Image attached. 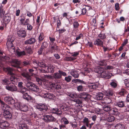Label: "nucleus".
Returning a JSON list of instances; mask_svg holds the SVG:
<instances>
[{
  "instance_id": "nucleus-1",
  "label": "nucleus",
  "mask_w": 129,
  "mask_h": 129,
  "mask_svg": "<svg viewBox=\"0 0 129 129\" xmlns=\"http://www.w3.org/2000/svg\"><path fill=\"white\" fill-rule=\"evenodd\" d=\"M2 108L4 110L3 115L5 118L8 119L11 118L12 116L9 110L10 108L9 106L3 101L1 102Z\"/></svg>"
},
{
  "instance_id": "nucleus-2",
  "label": "nucleus",
  "mask_w": 129,
  "mask_h": 129,
  "mask_svg": "<svg viewBox=\"0 0 129 129\" xmlns=\"http://www.w3.org/2000/svg\"><path fill=\"white\" fill-rule=\"evenodd\" d=\"M26 87L30 90L36 91L38 94H39L41 91L42 90L39 89L38 86L32 82L27 81L26 83Z\"/></svg>"
},
{
  "instance_id": "nucleus-3",
  "label": "nucleus",
  "mask_w": 129,
  "mask_h": 129,
  "mask_svg": "<svg viewBox=\"0 0 129 129\" xmlns=\"http://www.w3.org/2000/svg\"><path fill=\"white\" fill-rule=\"evenodd\" d=\"M32 63L33 65L35 66L34 67V68L36 69L39 67L42 68H45L46 67V64L44 62H39L37 60L33 61Z\"/></svg>"
},
{
  "instance_id": "nucleus-4",
  "label": "nucleus",
  "mask_w": 129,
  "mask_h": 129,
  "mask_svg": "<svg viewBox=\"0 0 129 129\" xmlns=\"http://www.w3.org/2000/svg\"><path fill=\"white\" fill-rule=\"evenodd\" d=\"M78 97L83 100L86 101L89 99L91 97L90 95L88 93L83 92L80 93L78 95Z\"/></svg>"
},
{
  "instance_id": "nucleus-5",
  "label": "nucleus",
  "mask_w": 129,
  "mask_h": 129,
  "mask_svg": "<svg viewBox=\"0 0 129 129\" xmlns=\"http://www.w3.org/2000/svg\"><path fill=\"white\" fill-rule=\"evenodd\" d=\"M11 65L12 66L17 69H21V67L20 66L21 63V61L19 59H15L12 61Z\"/></svg>"
},
{
  "instance_id": "nucleus-6",
  "label": "nucleus",
  "mask_w": 129,
  "mask_h": 129,
  "mask_svg": "<svg viewBox=\"0 0 129 129\" xmlns=\"http://www.w3.org/2000/svg\"><path fill=\"white\" fill-rule=\"evenodd\" d=\"M6 88L7 90L12 92L16 91L18 90L17 87L12 83V84L7 85Z\"/></svg>"
},
{
  "instance_id": "nucleus-7",
  "label": "nucleus",
  "mask_w": 129,
  "mask_h": 129,
  "mask_svg": "<svg viewBox=\"0 0 129 129\" xmlns=\"http://www.w3.org/2000/svg\"><path fill=\"white\" fill-rule=\"evenodd\" d=\"M36 108L39 110L41 111H46L48 109V108L46 104L40 103L36 106Z\"/></svg>"
},
{
  "instance_id": "nucleus-8",
  "label": "nucleus",
  "mask_w": 129,
  "mask_h": 129,
  "mask_svg": "<svg viewBox=\"0 0 129 129\" xmlns=\"http://www.w3.org/2000/svg\"><path fill=\"white\" fill-rule=\"evenodd\" d=\"M44 118L48 122H54L56 121V119L51 115H45Z\"/></svg>"
},
{
  "instance_id": "nucleus-9",
  "label": "nucleus",
  "mask_w": 129,
  "mask_h": 129,
  "mask_svg": "<svg viewBox=\"0 0 129 129\" xmlns=\"http://www.w3.org/2000/svg\"><path fill=\"white\" fill-rule=\"evenodd\" d=\"M5 101L8 104H13L15 103V100L11 97L6 96L5 98Z\"/></svg>"
},
{
  "instance_id": "nucleus-10",
  "label": "nucleus",
  "mask_w": 129,
  "mask_h": 129,
  "mask_svg": "<svg viewBox=\"0 0 129 129\" xmlns=\"http://www.w3.org/2000/svg\"><path fill=\"white\" fill-rule=\"evenodd\" d=\"M98 73H100V76L102 77L107 79V73L104 71L103 68H100L98 71Z\"/></svg>"
},
{
  "instance_id": "nucleus-11",
  "label": "nucleus",
  "mask_w": 129,
  "mask_h": 129,
  "mask_svg": "<svg viewBox=\"0 0 129 129\" xmlns=\"http://www.w3.org/2000/svg\"><path fill=\"white\" fill-rule=\"evenodd\" d=\"M9 125V123L8 122L2 120H0V127L1 128L6 129Z\"/></svg>"
},
{
  "instance_id": "nucleus-12",
  "label": "nucleus",
  "mask_w": 129,
  "mask_h": 129,
  "mask_svg": "<svg viewBox=\"0 0 129 129\" xmlns=\"http://www.w3.org/2000/svg\"><path fill=\"white\" fill-rule=\"evenodd\" d=\"M21 75L26 78L27 81L31 80V76L30 75L29 73L26 71L23 72L21 73Z\"/></svg>"
},
{
  "instance_id": "nucleus-13",
  "label": "nucleus",
  "mask_w": 129,
  "mask_h": 129,
  "mask_svg": "<svg viewBox=\"0 0 129 129\" xmlns=\"http://www.w3.org/2000/svg\"><path fill=\"white\" fill-rule=\"evenodd\" d=\"M11 19L10 14H6L3 17V22L5 24L7 23L10 21Z\"/></svg>"
},
{
  "instance_id": "nucleus-14",
  "label": "nucleus",
  "mask_w": 129,
  "mask_h": 129,
  "mask_svg": "<svg viewBox=\"0 0 129 129\" xmlns=\"http://www.w3.org/2000/svg\"><path fill=\"white\" fill-rule=\"evenodd\" d=\"M17 34L19 37L21 38H24L26 36L25 30L22 29H20L17 31Z\"/></svg>"
},
{
  "instance_id": "nucleus-15",
  "label": "nucleus",
  "mask_w": 129,
  "mask_h": 129,
  "mask_svg": "<svg viewBox=\"0 0 129 129\" xmlns=\"http://www.w3.org/2000/svg\"><path fill=\"white\" fill-rule=\"evenodd\" d=\"M13 41V40H11L8 39L6 44L8 48L14 50V51L15 47L13 46V44L12 43Z\"/></svg>"
},
{
  "instance_id": "nucleus-16",
  "label": "nucleus",
  "mask_w": 129,
  "mask_h": 129,
  "mask_svg": "<svg viewBox=\"0 0 129 129\" xmlns=\"http://www.w3.org/2000/svg\"><path fill=\"white\" fill-rule=\"evenodd\" d=\"M17 107L19 110L23 112H26L28 109L27 106L25 105H19Z\"/></svg>"
},
{
  "instance_id": "nucleus-17",
  "label": "nucleus",
  "mask_w": 129,
  "mask_h": 129,
  "mask_svg": "<svg viewBox=\"0 0 129 129\" xmlns=\"http://www.w3.org/2000/svg\"><path fill=\"white\" fill-rule=\"evenodd\" d=\"M72 101L76 103L77 107L82 106V102L78 98H73L72 99Z\"/></svg>"
},
{
  "instance_id": "nucleus-18",
  "label": "nucleus",
  "mask_w": 129,
  "mask_h": 129,
  "mask_svg": "<svg viewBox=\"0 0 129 129\" xmlns=\"http://www.w3.org/2000/svg\"><path fill=\"white\" fill-rule=\"evenodd\" d=\"M36 42V40L35 38H31L29 40L25 41L24 42V44H32Z\"/></svg>"
},
{
  "instance_id": "nucleus-19",
  "label": "nucleus",
  "mask_w": 129,
  "mask_h": 129,
  "mask_svg": "<svg viewBox=\"0 0 129 129\" xmlns=\"http://www.w3.org/2000/svg\"><path fill=\"white\" fill-rule=\"evenodd\" d=\"M45 50L46 49L44 48L40 47L38 52V55H41L43 54L45 55L47 54L48 52L47 51L45 52Z\"/></svg>"
},
{
  "instance_id": "nucleus-20",
  "label": "nucleus",
  "mask_w": 129,
  "mask_h": 129,
  "mask_svg": "<svg viewBox=\"0 0 129 129\" xmlns=\"http://www.w3.org/2000/svg\"><path fill=\"white\" fill-rule=\"evenodd\" d=\"M94 44L96 45L102 46L103 45V43L100 39H97L94 41Z\"/></svg>"
},
{
  "instance_id": "nucleus-21",
  "label": "nucleus",
  "mask_w": 129,
  "mask_h": 129,
  "mask_svg": "<svg viewBox=\"0 0 129 129\" xmlns=\"http://www.w3.org/2000/svg\"><path fill=\"white\" fill-rule=\"evenodd\" d=\"M115 105L120 108H123L125 107L124 102L122 101H119L116 103Z\"/></svg>"
},
{
  "instance_id": "nucleus-22",
  "label": "nucleus",
  "mask_w": 129,
  "mask_h": 129,
  "mask_svg": "<svg viewBox=\"0 0 129 129\" xmlns=\"http://www.w3.org/2000/svg\"><path fill=\"white\" fill-rule=\"evenodd\" d=\"M50 86L51 87V88L52 89H58L61 88L60 85L56 83H52Z\"/></svg>"
},
{
  "instance_id": "nucleus-23",
  "label": "nucleus",
  "mask_w": 129,
  "mask_h": 129,
  "mask_svg": "<svg viewBox=\"0 0 129 129\" xmlns=\"http://www.w3.org/2000/svg\"><path fill=\"white\" fill-rule=\"evenodd\" d=\"M113 91L112 90L109 89L105 91V94L106 96L109 97H111L113 95Z\"/></svg>"
},
{
  "instance_id": "nucleus-24",
  "label": "nucleus",
  "mask_w": 129,
  "mask_h": 129,
  "mask_svg": "<svg viewBox=\"0 0 129 129\" xmlns=\"http://www.w3.org/2000/svg\"><path fill=\"white\" fill-rule=\"evenodd\" d=\"M110 113L114 115H118V111L117 109L116 108H111L110 110Z\"/></svg>"
},
{
  "instance_id": "nucleus-25",
  "label": "nucleus",
  "mask_w": 129,
  "mask_h": 129,
  "mask_svg": "<svg viewBox=\"0 0 129 129\" xmlns=\"http://www.w3.org/2000/svg\"><path fill=\"white\" fill-rule=\"evenodd\" d=\"M46 68H47V71H46L45 70H43V71H44L42 72L45 73V72H47L50 73H53L54 72V68L53 66L48 67L46 66Z\"/></svg>"
},
{
  "instance_id": "nucleus-26",
  "label": "nucleus",
  "mask_w": 129,
  "mask_h": 129,
  "mask_svg": "<svg viewBox=\"0 0 129 129\" xmlns=\"http://www.w3.org/2000/svg\"><path fill=\"white\" fill-rule=\"evenodd\" d=\"M23 99L28 101L31 99V96L27 93H25L23 94Z\"/></svg>"
},
{
  "instance_id": "nucleus-27",
  "label": "nucleus",
  "mask_w": 129,
  "mask_h": 129,
  "mask_svg": "<svg viewBox=\"0 0 129 129\" xmlns=\"http://www.w3.org/2000/svg\"><path fill=\"white\" fill-rule=\"evenodd\" d=\"M54 95L51 93L48 92L44 94V98H46L50 99L54 97Z\"/></svg>"
},
{
  "instance_id": "nucleus-28",
  "label": "nucleus",
  "mask_w": 129,
  "mask_h": 129,
  "mask_svg": "<svg viewBox=\"0 0 129 129\" xmlns=\"http://www.w3.org/2000/svg\"><path fill=\"white\" fill-rule=\"evenodd\" d=\"M88 87L90 88L95 89L98 87V85L95 83H91L89 84L88 85Z\"/></svg>"
},
{
  "instance_id": "nucleus-29",
  "label": "nucleus",
  "mask_w": 129,
  "mask_h": 129,
  "mask_svg": "<svg viewBox=\"0 0 129 129\" xmlns=\"http://www.w3.org/2000/svg\"><path fill=\"white\" fill-rule=\"evenodd\" d=\"M3 6L1 5L0 6V18H2L5 13V11L3 10Z\"/></svg>"
},
{
  "instance_id": "nucleus-30",
  "label": "nucleus",
  "mask_w": 129,
  "mask_h": 129,
  "mask_svg": "<svg viewBox=\"0 0 129 129\" xmlns=\"http://www.w3.org/2000/svg\"><path fill=\"white\" fill-rule=\"evenodd\" d=\"M6 70L9 74L12 75H14L13 73L14 70L13 69H12L10 67H8L6 68Z\"/></svg>"
},
{
  "instance_id": "nucleus-31",
  "label": "nucleus",
  "mask_w": 129,
  "mask_h": 129,
  "mask_svg": "<svg viewBox=\"0 0 129 129\" xmlns=\"http://www.w3.org/2000/svg\"><path fill=\"white\" fill-rule=\"evenodd\" d=\"M57 49V46L55 45L54 46H52L50 49V51L51 53L55 51Z\"/></svg>"
},
{
  "instance_id": "nucleus-32",
  "label": "nucleus",
  "mask_w": 129,
  "mask_h": 129,
  "mask_svg": "<svg viewBox=\"0 0 129 129\" xmlns=\"http://www.w3.org/2000/svg\"><path fill=\"white\" fill-rule=\"evenodd\" d=\"M26 52L29 54H31L33 53V51L30 47H26L25 49Z\"/></svg>"
},
{
  "instance_id": "nucleus-33",
  "label": "nucleus",
  "mask_w": 129,
  "mask_h": 129,
  "mask_svg": "<svg viewBox=\"0 0 129 129\" xmlns=\"http://www.w3.org/2000/svg\"><path fill=\"white\" fill-rule=\"evenodd\" d=\"M71 74L74 78H77L79 77V74L77 72L73 71L71 72Z\"/></svg>"
},
{
  "instance_id": "nucleus-34",
  "label": "nucleus",
  "mask_w": 129,
  "mask_h": 129,
  "mask_svg": "<svg viewBox=\"0 0 129 129\" xmlns=\"http://www.w3.org/2000/svg\"><path fill=\"white\" fill-rule=\"evenodd\" d=\"M52 110L53 113H54L56 114H60L61 113V112L59 110V109L57 108H53Z\"/></svg>"
},
{
  "instance_id": "nucleus-35",
  "label": "nucleus",
  "mask_w": 129,
  "mask_h": 129,
  "mask_svg": "<svg viewBox=\"0 0 129 129\" xmlns=\"http://www.w3.org/2000/svg\"><path fill=\"white\" fill-rule=\"evenodd\" d=\"M87 14L91 17H93L94 14V11L93 10H91L89 11H88L87 12Z\"/></svg>"
},
{
  "instance_id": "nucleus-36",
  "label": "nucleus",
  "mask_w": 129,
  "mask_h": 129,
  "mask_svg": "<svg viewBox=\"0 0 129 129\" xmlns=\"http://www.w3.org/2000/svg\"><path fill=\"white\" fill-rule=\"evenodd\" d=\"M54 78L56 79H59L61 78V75L60 73H54L53 75Z\"/></svg>"
},
{
  "instance_id": "nucleus-37",
  "label": "nucleus",
  "mask_w": 129,
  "mask_h": 129,
  "mask_svg": "<svg viewBox=\"0 0 129 129\" xmlns=\"http://www.w3.org/2000/svg\"><path fill=\"white\" fill-rule=\"evenodd\" d=\"M111 97H107L105 99V100L104 102L106 103L109 104L111 103L112 100L111 99Z\"/></svg>"
},
{
  "instance_id": "nucleus-38",
  "label": "nucleus",
  "mask_w": 129,
  "mask_h": 129,
  "mask_svg": "<svg viewBox=\"0 0 129 129\" xmlns=\"http://www.w3.org/2000/svg\"><path fill=\"white\" fill-rule=\"evenodd\" d=\"M2 81L4 84L7 85H9L10 83L9 79L7 78H5L4 79H3Z\"/></svg>"
},
{
  "instance_id": "nucleus-39",
  "label": "nucleus",
  "mask_w": 129,
  "mask_h": 129,
  "mask_svg": "<svg viewBox=\"0 0 129 129\" xmlns=\"http://www.w3.org/2000/svg\"><path fill=\"white\" fill-rule=\"evenodd\" d=\"M111 108V107L108 105L104 106L103 107V109L106 111H110Z\"/></svg>"
},
{
  "instance_id": "nucleus-40",
  "label": "nucleus",
  "mask_w": 129,
  "mask_h": 129,
  "mask_svg": "<svg viewBox=\"0 0 129 129\" xmlns=\"http://www.w3.org/2000/svg\"><path fill=\"white\" fill-rule=\"evenodd\" d=\"M103 94L101 92H99V94L96 96L97 99L98 100H102L103 98Z\"/></svg>"
},
{
  "instance_id": "nucleus-41",
  "label": "nucleus",
  "mask_w": 129,
  "mask_h": 129,
  "mask_svg": "<svg viewBox=\"0 0 129 129\" xmlns=\"http://www.w3.org/2000/svg\"><path fill=\"white\" fill-rule=\"evenodd\" d=\"M115 127V129H124L123 126L120 124H117Z\"/></svg>"
},
{
  "instance_id": "nucleus-42",
  "label": "nucleus",
  "mask_w": 129,
  "mask_h": 129,
  "mask_svg": "<svg viewBox=\"0 0 129 129\" xmlns=\"http://www.w3.org/2000/svg\"><path fill=\"white\" fill-rule=\"evenodd\" d=\"M29 62L27 60H24L21 62V64L23 66H26L29 65Z\"/></svg>"
},
{
  "instance_id": "nucleus-43",
  "label": "nucleus",
  "mask_w": 129,
  "mask_h": 129,
  "mask_svg": "<svg viewBox=\"0 0 129 129\" xmlns=\"http://www.w3.org/2000/svg\"><path fill=\"white\" fill-rule=\"evenodd\" d=\"M126 92L125 90L124 89L122 88L119 92L118 94L122 96H124V94L126 93Z\"/></svg>"
},
{
  "instance_id": "nucleus-44",
  "label": "nucleus",
  "mask_w": 129,
  "mask_h": 129,
  "mask_svg": "<svg viewBox=\"0 0 129 129\" xmlns=\"http://www.w3.org/2000/svg\"><path fill=\"white\" fill-rule=\"evenodd\" d=\"M19 128V129H28L27 125L25 123L21 124Z\"/></svg>"
},
{
  "instance_id": "nucleus-45",
  "label": "nucleus",
  "mask_w": 129,
  "mask_h": 129,
  "mask_svg": "<svg viewBox=\"0 0 129 129\" xmlns=\"http://www.w3.org/2000/svg\"><path fill=\"white\" fill-rule=\"evenodd\" d=\"M16 53L19 56L25 55L26 54L25 52L24 51L21 52L17 51Z\"/></svg>"
},
{
  "instance_id": "nucleus-46",
  "label": "nucleus",
  "mask_w": 129,
  "mask_h": 129,
  "mask_svg": "<svg viewBox=\"0 0 129 129\" xmlns=\"http://www.w3.org/2000/svg\"><path fill=\"white\" fill-rule=\"evenodd\" d=\"M117 82L112 81L110 84L111 86L113 88H116L117 86Z\"/></svg>"
},
{
  "instance_id": "nucleus-47",
  "label": "nucleus",
  "mask_w": 129,
  "mask_h": 129,
  "mask_svg": "<svg viewBox=\"0 0 129 129\" xmlns=\"http://www.w3.org/2000/svg\"><path fill=\"white\" fill-rule=\"evenodd\" d=\"M72 77L70 76H68L66 77L65 78V81L67 82H70L71 80Z\"/></svg>"
},
{
  "instance_id": "nucleus-48",
  "label": "nucleus",
  "mask_w": 129,
  "mask_h": 129,
  "mask_svg": "<svg viewBox=\"0 0 129 129\" xmlns=\"http://www.w3.org/2000/svg\"><path fill=\"white\" fill-rule=\"evenodd\" d=\"M48 46V44L46 42H44L42 43L41 45V47L44 48L46 49Z\"/></svg>"
},
{
  "instance_id": "nucleus-49",
  "label": "nucleus",
  "mask_w": 129,
  "mask_h": 129,
  "mask_svg": "<svg viewBox=\"0 0 129 129\" xmlns=\"http://www.w3.org/2000/svg\"><path fill=\"white\" fill-rule=\"evenodd\" d=\"M99 64L100 66H104L106 65L107 63L105 60H103L100 62L99 63Z\"/></svg>"
},
{
  "instance_id": "nucleus-50",
  "label": "nucleus",
  "mask_w": 129,
  "mask_h": 129,
  "mask_svg": "<svg viewBox=\"0 0 129 129\" xmlns=\"http://www.w3.org/2000/svg\"><path fill=\"white\" fill-rule=\"evenodd\" d=\"M115 119V118L113 116H111L108 117L107 119V120L109 122L113 121Z\"/></svg>"
},
{
  "instance_id": "nucleus-51",
  "label": "nucleus",
  "mask_w": 129,
  "mask_h": 129,
  "mask_svg": "<svg viewBox=\"0 0 129 129\" xmlns=\"http://www.w3.org/2000/svg\"><path fill=\"white\" fill-rule=\"evenodd\" d=\"M98 36L102 39H105L106 38V36H105V34L102 33L99 35Z\"/></svg>"
},
{
  "instance_id": "nucleus-52",
  "label": "nucleus",
  "mask_w": 129,
  "mask_h": 129,
  "mask_svg": "<svg viewBox=\"0 0 129 129\" xmlns=\"http://www.w3.org/2000/svg\"><path fill=\"white\" fill-rule=\"evenodd\" d=\"M9 80L11 82H15L17 81V79L15 77L12 75L11 77Z\"/></svg>"
},
{
  "instance_id": "nucleus-53",
  "label": "nucleus",
  "mask_w": 129,
  "mask_h": 129,
  "mask_svg": "<svg viewBox=\"0 0 129 129\" xmlns=\"http://www.w3.org/2000/svg\"><path fill=\"white\" fill-rule=\"evenodd\" d=\"M20 17L21 18H20V23L21 24L22 23H23V22L25 19V17L24 14H22L20 16Z\"/></svg>"
},
{
  "instance_id": "nucleus-54",
  "label": "nucleus",
  "mask_w": 129,
  "mask_h": 129,
  "mask_svg": "<svg viewBox=\"0 0 129 129\" xmlns=\"http://www.w3.org/2000/svg\"><path fill=\"white\" fill-rule=\"evenodd\" d=\"M73 25L74 27L75 28H76L78 27L79 24L78 22L75 21L73 22Z\"/></svg>"
},
{
  "instance_id": "nucleus-55",
  "label": "nucleus",
  "mask_w": 129,
  "mask_h": 129,
  "mask_svg": "<svg viewBox=\"0 0 129 129\" xmlns=\"http://www.w3.org/2000/svg\"><path fill=\"white\" fill-rule=\"evenodd\" d=\"M124 82L126 86L129 87V80L125 79L124 80Z\"/></svg>"
},
{
  "instance_id": "nucleus-56",
  "label": "nucleus",
  "mask_w": 129,
  "mask_h": 129,
  "mask_svg": "<svg viewBox=\"0 0 129 129\" xmlns=\"http://www.w3.org/2000/svg\"><path fill=\"white\" fill-rule=\"evenodd\" d=\"M44 38V37L43 36V34L42 33H41L39 37V41H42Z\"/></svg>"
},
{
  "instance_id": "nucleus-57",
  "label": "nucleus",
  "mask_w": 129,
  "mask_h": 129,
  "mask_svg": "<svg viewBox=\"0 0 129 129\" xmlns=\"http://www.w3.org/2000/svg\"><path fill=\"white\" fill-rule=\"evenodd\" d=\"M20 89L21 90L20 91L21 93H24L27 90V88L24 87H22V88H20Z\"/></svg>"
},
{
  "instance_id": "nucleus-58",
  "label": "nucleus",
  "mask_w": 129,
  "mask_h": 129,
  "mask_svg": "<svg viewBox=\"0 0 129 129\" xmlns=\"http://www.w3.org/2000/svg\"><path fill=\"white\" fill-rule=\"evenodd\" d=\"M83 87L82 85H79L77 87V90L79 91H83Z\"/></svg>"
},
{
  "instance_id": "nucleus-59",
  "label": "nucleus",
  "mask_w": 129,
  "mask_h": 129,
  "mask_svg": "<svg viewBox=\"0 0 129 129\" xmlns=\"http://www.w3.org/2000/svg\"><path fill=\"white\" fill-rule=\"evenodd\" d=\"M62 120L63 121L65 124H68L69 123L68 120L65 118H62Z\"/></svg>"
},
{
  "instance_id": "nucleus-60",
  "label": "nucleus",
  "mask_w": 129,
  "mask_h": 129,
  "mask_svg": "<svg viewBox=\"0 0 129 129\" xmlns=\"http://www.w3.org/2000/svg\"><path fill=\"white\" fill-rule=\"evenodd\" d=\"M66 59L67 61H72L75 60L76 58L75 57H66Z\"/></svg>"
},
{
  "instance_id": "nucleus-61",
  "label": "nucleus",
  "mask_w": 129,
  "mask_h": 129,
  "mask_svg": "<svg viewBox=\"0 0 129 129\" xmlns=\"http://www.w3.org/2000/svg\"><path fill=\"white\" fill-rule=\"evenodd\" d=\"M29 20L28 19H26L24 22H23V23L21 24L23 25H28L29 23Z\"/></svg>"
},
{
  "instance_id": "nucleus-62",
  "label": "nucleus",
  "mask_w": 129,
  "mask_h": 129,
  "mask_svg": "<svg viewBox=\"0 0 129 129\" xmlns=\"http://www.w3.org/2000/svg\"><path fill=\"white\" fill-rule=\"evenodd\" d=\"M58 72L60 73L61 74V77L62 75L63 76H65L67 75L66 73L65 72H63V71L60 70H59L58 71Z\"/></svg>"
},
{
  "instance_id": "nucleus-63",
  "label": "nucleus",
  "mask_w": 129,
  "mask_h": 129,
  "mask_svg": "<svg viewBox=\"0 0 129 129\" xmlns=\"http://www.w3.org/2000/svg\"><path fill=\"white\" fill-rule=\"evenodd\" d=\"M114 68V67L111 66H106L105 69L106 70H111L113 69Z\"/></svg>"
},
{
  "instance_id": "nucleus-64",
  "label": "nucleus",
  "mask_w": 129,
  "mask_h": 129,
  "mask_svg": "<svg viewBox=\"0 0 129 129\" xmlns=\"http://www.w3.org/2000/svg\"><path fill=\"white\" fill-rule=\"evenodd\" d=\"M9 58V57H7L5 56H2L1 57V60L3 61H5L6 59H8Z\"/></svg>"
}]
</instances>
